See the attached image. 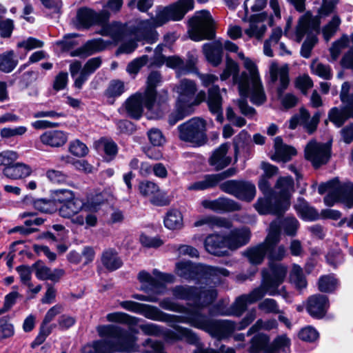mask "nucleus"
Instances as JSON below:
<instances>
[{
	"instance_id": "47",
	"label": "nucleus",
	"mask_w": 353,
	"mask_h": 353,
	"mask_svg": "<svg viewBox=\"0 0 353 353\" xmlns=\"http://www.w3.org/2000/svg\"><path fill=\"white\" fill-rule=\"evenodd\" d=\"M291 341L286 334L279 335L265 349V353L285 352L290 346Z\"/></svg>"
},
{
	"instance_id": "17",
	"label": "nucleus",
	"mask_w": 353,
	"mask_h": 353,
	"mask_svg": "<svg viewBox=\"0 0 353 353\" xmlns=\"http://www.w3.org/2000/svg\"><path fill=\"white\" fill-rule=\"evenodd\" d=\"M279 239V227L276 222H272L265 239L267 255L272 261H281L286 255V250L283 245L276 247Z\"/></svg>"
},
{
	"instance_id": "46",
	"label": "nucleus",
	"mask_w": 353,
	"mask_h": 353,
	"mask_svg": "<svg viewBox=\"0 0 353 353\" xmlns=\"http://www.w3.org/2000/svg\"><path fill=\"white\" fill-rule=\"evenodd\" d=\"M192 112L193 108L176 102L174 110L168 116V123L173 126Z\"/></svg>"
},
{
	"instance_id": "29",
	"label": "nucleus",
	"mask_w": 353,
	"mask_h": 353,
	"mask_svg": "<svg viewBox=\"0 0 353 353\" xmlns=\"http://www.w3.org/2000/svg\"><path fill=\"white\" fill-rule=\"evenodd\" d=\"M205 250L215 256H224L227 254L225 238L219 233L208 234L204 241Z\"/></svg>"
},
{
	"instance_id": "50",
	"label": "nucleus",
	"mask_w": 353,
	"mask_h": 353,
	"mask_svg": "<svg viewBox=\"0 0 353 353\" xmlns=\"http://www.w3.org/2000/svg\"><path fill=\"white\" fill-rule=\"evenodd\" d=\"M245 254L251 263H261L267 254L265 241L263 243L248 250Z\"/></svg>"
},
{
	"instance_id": "61",
	"label": "nucleus",
	"mask_w": 353,
	"mask_h": 353,
	"mask_svg": "<svg viewBox=\"0 0 353 353\" xmlns=\"http://www.w3.org/2000/svg\"><path fill=\"white\" fill-rule=\"evenodd\" d=\"M105 201V196L103 193L90 194L88 196L86 202L83 203L84 209L91 211H95Z\"/></svg>"
},
{
	"instance_id": "58",
	"label": "nucleus",
	"mask_w": 353,
	"mask_h": 353,
	"mask_svg": "<svg viewBox=\"0 0 353 353\" xmlns=\"http://www.w3.org/2000/svg\"><path fill=\"white\" fill-rule=\"evenodd\" d=\"M34 208L43 213L52 214L58 210V205L52 199H40L34 201Z\"/></svg>"
},
{
	"instance_id": "41",
	"label": "nucleus",
	"mask_w": 353,
	"mask_h": 353,
	"mask_svg": "<svg viewBox=\"0 0 353 353\" xmlns=\"http://www.w3.org/2000/svg\"><path fill=\"white\" fill-rule=\"evenodd\" d=\"M161 74L157 71L152 72L147 80V88L144 91L145 97L148 99V105L151 106L154 103L156 99V87L161 82Z\"/></svg>"
},
{
	"instance_id": "8",
	"label": "nucleus",
	"mask_w": 353,
	"mask_h": 353,
	"mask_svg": "<svg viewBox=\"0 0 353 353\" xmlns=\"http://www.w3.org/2000/svg\"><path fill=\"white\" fill-rule=\"evenodd\" d=\"M138 278L141 283V290L145 292H153L154 294L143 295L135 294L132 298L143 301L156 303L158 299L156 295L164 292L167 283L174 282V276L172 274L163 273L157 269L153 270L152 275L146 271L139 272Z\"/></svg>"
},
{
	"instance_id": "13",
	"label": "nucleus",
	"mask_w": 353,
	"mask_h": 353,
	"mask_svg": "<svg viewBox=\"0 0 353 353\" xmlns=\"http://www.w3.org/2000/svg\"><path fill=\"white\" fill-rule=\"evenodd\" d=\"M180 140L201 145L206 141V123L199 118L194 117L180 124L177 127Z\"/></svg>"
},
{
	"instance_id": "49",
	"label": "nucleus",
	"mask_w": 353,
	"mask_h": 353,
	"mask_svg": "<svg viewBox=\"0 0 353 353\" xmlns=\"http://www.w3.org/2000/svg\"><path fill=\"white\" fill-rule=\"evenodd\" d=\"M165 226L170 230L180 229L183 226L181 213L175 209L169 210L164 219Z\"/></svg>"
},
{
	"instance_id": "4",
	"label": "nucleus",
	"mask_w": 353,
	"mask_h": 353,
	"mask_svg": "<svg viewBox=\"0 0 353 353\" xmlns=\"http://www.w3.org/2000/svg\"><path fill=\"white\" fill-rule=\"evenodd\" d=\"M271 270V274L264 278L259 287L254 289L248 294H243L237 297L231 305L230 310L223 314L240 316L246 310L248 305L261 299L265 294L270 296L279 294L278 288L285 280L287 268L281 264H278L273 265Z\"/></svg>"
},
{
	"instance_id": "1",
	"label": "nucleus",
	"mask_w": 353,
	"mask_h": 353,
	"mask_svg": "<svg viewBox=\"0 0 353 353\" xmlns=\"http://www.w3.org/2000/svg\"><path fill=\"white\" fill-rule=\"evenodd\" d=\"M120 306L132 312L143 315L148 319L161 322H181L205 330L212 336L222 339L230 336L235 330L236 324L230 320L211 319L196 310L187 317L172 315L161 311L158 307L139 303L133 301H121Z\"/></svg>"
},
{
	"instance_id": "36",
	"label": "nucleus",
	"mask_w": 353,
	"mask_h": 353,
	"mask_svg": "<svg viewBox=\"0 0 353 353\" xmlns=\"http://www.w3.org/2000/svg\"><path fill=\"white\" fill-rule=\"evenodd\" d=\"M102 60L100 57H94L88 59L83 65L81 73L74 82V86L78 89H81L83 85L88 79L90 76L100 68Z\"/></svg>"
},
{
	"instance_id": "25",
	"label": "nucleus",
	"mask_w": 353,
	"mask_h": 353,
	"mask_svg": "<svg viewBox=\"0 0 353 353\" xmlns=\"http://www.w3.org/2000/svg\"><path fill=\"white\" fill-rule=\"evenodd\" d=\"M201 205L205 209H209L216 212H233L241 209V205L238 203L223 196L214 200H203Z\"/></svg>"
},
{
	"instance_id": "15",
	"label": "nucleus",
	"mask_w": 353,
	"mask_h": 353,
	"mask_svg": "<svg viewBox=\"0 0 353 353\" xmlns=\"http://www.w3.org/2000/svg\"><path fill=\"white\" fill-rule=\"evenodd\" d=\"M198 77L205 87L212 86L208 90V104L210 112L216 115V120L221 123L223 120L222 114V97L220 94V88L213 84L218 81L216 75L212 74L198 73Z\"/></svg>"
},
{
	"instance_id": "42",
	"label": "nucleus",
	"mask_w": 353,
	"mask_h": 353,
	"mask_svg": "<svg viewBox=\"0 0 353 353\" xmlns=\"http://www.w3.org/2000/svg\"><path fill=\"white\" fill-rule=\"evenodd\" d=\"M101 262L110 271H114L121 267L123 262L114 249H108L102 253Z\"/></svg>"
},
{
	"instance_id": "40",
	"label": "nucleus",
	"mask_w": 353,
	"mask_h": 353,
	"mask_svg": "<svg viewBox=\"0 0 353 353\" xmlns=\"http://www.w3.org/2000/svg\"><path fill=\"white\" fill-rule=\"evenodd\" d=\"M83 208H84L83 203L74 197V199H71L68 202L61 205L58 208V210L59 214L61 217L71 219L78 214Z\"/></svg>"
},
{
	"instance_id": "2",
	"label": "nucleus",
	"mask_w": 353,
	"mask_h": 353,
	"mask_svg": "<svg viewBox=\"0 0 353 353\" xmlns=\"http://www.w3.org/2000/svg\"><path fill=\"white\" fill-rule=\"evenodd\" d=\"M244 67L247 71L239 74V65L232 60H228L226 67L220 77L222 81L228 79L231 75L233 81L238 85L241 99L238 101V105L241 112L247 117H252L255 110L249 106L247 97L255 105H261L266 100L265 94L259 73L256 64L250 59H246Z\"/></svg>"
},
{
	"instance_id": "20",
	"label": "nucleus",
	"mask_w": 353,
	"mask_h": 353,
	"mask_svg": "<svg viewBox=\"0 0 353 353\" xmlns=\"http://www.w3.org/2000/svg\"><path fill=\"white\" fill-rule=\"evenodd\" d=\"M148 99L144 92H137L130 97L125 103V108L128 115L134 119H139L142 116L143 107L152 110L154 103L151 106L148 105Z\"/></svg>"
},
{
	"instance_id": "55",
	"label": "nucleus",
	"mask_w": 353,
	"mask_h": 353,
	"mask_svg": "<svg viewBox=\"0 0 353 353\" xmlns=\"http://www.w3.org/2000/svg\"><path fill=\"white\" fill-rule=\"evenodd\" d=\"M337 284V280L334 275H323L319 279L318 288L321 292L331 293L336 290Z\"/></svg>"
},
{
	"instance_id": "18",
	"label": "nucleus",
	"mask_w": 353,
	"mask_h": 353,
	"mask_svg": "<svg viewBox=\"0 0 353 353\" xmlns=\"http://www.w3.org/2000/svg\"><path fill=\"white\" fill-rule=\"evenodd\" d=\"M330 148L328 145L310 141L305 149V158L311 161L315 168L325 164L330 158Z\"/></svg>"
},
{
	"instance_id": "10",
	"label": "nucleus",
	"mask_w": 353,
	"mask_h": 353,
	"mask_svg": "<svg viewBox=\"0 0 353 353\" xmlns=\"http://www.w3.org/2000/svg\"><path fill=\"white\" fill-rule=\"evenodd\" d=\"M321 21L319 17H313L309 12L300 17L296 29V41L299 43L307 34V39L303 42L301 54L305 58H309L312 49L317 42V38L314 32L319 30Z\"/></svg>"
},
{
	"instance_id": "37",
	"label": "nucleus",
	"mask_w": 353,
	"mask_h": 353,
	"mask_svg": "<svg viewBox=\"0 0 353 353\" xmlns=\"http://www.w3.org/2000/svg\"><path fill=\"white\" fill-rule=\"evenodd\" d=\"M217 296V291L214 287L196 288L195 307L201 309L212 303Z\"/></svg>"
},
{
	"instance_id": "62",
	"label": "nucleus",
	"mask_w": 353,
	"mask_h": 353,
	"mask_svg": "<svg viewBox=\"0 0 353 353\" xmlns=\"http://www.w3.org/2000/svg\"><path fill=\"white\" fill-rule=\"evenodd\" d=\"M311 69L315 74L324 79H330L332 77L330 65L323 64L318 61H313L311 64Z\"/></svg>"
},
{
	"instance_id": "7",
	"label": "nucleus",
	"mask_w": 353,
	"mask_h": 353,
	"mask_svg": "<svg viewBox=\"0 0 353 353\" xmlns=\"http://www.w3.org/2000/svg\"><path fill=\"white\" fill-rule=\"evenodd\" d=\"M170 10L165 7L158 10L154 17L145 20H137L136 25L132 28L137 40H145L148 43H153L159 39V34L156 31L157 27L163 26L170 20L180 21L181 16L175 15Z\"/></svg>"
},
{
	"instance_id": "27",
	"label": "nucleus",
	"mask_w": 353,
	"mask_h": 353,
	"mask_svg": "<svg viewBox=\"0 0 353 353\" xmlns=\"http://www.w3.org/2000/svg\"><path fill=\"white\" fill-rule=\"evenodd\" d=\"M230 147L229 143H223L212 152L209 163L215 170H221L231 163L232 157L228 154Z\"/></svg>"
},
{
	"instance_id": "3",
	"label": "nucleus",
	"mask_w": 353,
	"mask_h": 353,
	"mask_svg": "<svg viewBox=\"0 0 353 353\" xmlns=\"http://www.w3.org/2000/svg\"><path fill=\"white\" fill-rule=\"evenodd\" d=\"M97 331L103 339L85 345L82 353H132L138 351L137 337L119 326L99 325Z\"/></svg>"
},
{
	"instance_id": "52",
	"label": "nucleus",
	"mask_w": 353,
	"mask_h": 353,
	"mask_svg": "<svg viewBox=\"0 0 353 353\" xmlns=\"http://www.w3.org/2000/svg\"><path fill=\"white\" fill-rule=\"evenodd\" d=\"M343 109L340 110L337 108H332L328 113V118L336 127H341L345 122V121L350 117V110H353Z\"/></svg>"
},
{
	"instance_id": "44",
	"label": "nucleus",
	"mask_w": 353,
	"mask_h": 353,
	"mask_svg": "<svg viewBox=\"0 0 353 353\" xmlns=\"http://www.w3.org/2000/svg\"><path fill=\"white\" fill-rule=\"evenodd\" d=\"M218 185L216 176L214 174H205L199 180L190 183L187 186L189 191H203L215 188Z\"/></svg>"
},
{
	"instance_id": "53",
	"label": "nucleus",
	"mask_w": 353,
	"mask_h": 353,
	"mask_svg": "<svg viewBox=\"0 0 353 353\" xmlns=\"http://www.w3.org/2000/svg\"><path fill=\"white\" fill-rule=\"evenodd\" d=\"M274 222H276L279 227V231L283 229L285 233L289 236H294L299 227L298 220L291 216L286 217L281 221L276 220Z\"/></svg>"
},
{
	"instance_id": "59",
	"label": "nucleus",
	"mask_w": 353,
	"mask_h": 353,
	"mask_svg": "<svg viewBox=\"0 0 353 353\" xmlns=\"http://www.w3.org/2000/svg\"><path fill=\"white\" fill-rule=\"evenodd\" d=\"M341 20L339 15L334 14L331 20L323 28V34L324 39L327 41H329L337 32Z\"/></svg>"
},
{
	"instance_id": "51",
	"label": "nucleus",
	"mask_w": 353,
	"mask_h": 353,
	"mask_svg": "<svg viewBox=\"0 0 353 353\" xmlns=\"http://www.w3.org/2000/svg\"><path fill=\"white\" fill-rule=\"evenodd\" d=\"M166 8L170 9V10L175 15L181 16L180 19L181 20L189 10L194 8V1L178 0L176 2L167 6Z\"/></svg>"
},
{
	"instance_id": "21",
	"label": "nucleus",
	"mask_w": 353,
	"mask_h": 353,
	"mask_svg": "<svg viewBox=\"0 0 353 353\" xmlns=\"http://www.w3.org/2000/svg\"><path fill=\"white\" fill-rule=\"evenodd\" d=\"M140 194L146 197H150V201L155 205L164 206L169 203V201L165 196V193L161 192L159 186L154 182L145 181L139 185Z\"/></svg>"
},
{
	"instance_id": "32",
	"label": "nucleus",
	"mask_w": 353,
	"mask_h": 353,
	"mask_svg": "<svg viewBox=\"0 0 353 353\" xmlns=\"http://www.w3.org/2000/svg\"><path fill=\"white\" fill-rule=\"evenodd\" d=\"M268 17L266 12L252 15L250 18L249 28L245 30V33L250 37H254L261 40L267 30V27L262 23Z\"/></svg>"
},
{
	"instance_id": "30",
	"label": "nucleus",
	"mask_w": 353,
	"mask_h": 353,
	"mask_svg": "<svg viewBox=\"0 0 353 353\" xmlns=\"http://www.w3.org/2000/svg\"><path fill=\"white\" fill-rule=\"evenodd\" d=\"M227 248L236 250L247 244L250 238V231L248 228L234 229L224 236Z\"/></svg>"
},
{
	"instance_id": "28",
	"label": "nucleus",
	"mask_w": 353,
	"mask_h": 353,
	"mask_svg": "<svg viewBox=\"0 0 353 353\" xmlns=\"http://www.w3.org/2000/svg\"><path fill=\"white\" fill-rule=\"evenodd\" d=\"M254 207L261 214H272L279 216L287 210L283 208V205L276 197L274 200L267 196L260 198L254 204Z\"/></svg>"
},
{
	"instance_id": "5",
	"label": "nucleus",
	"mask_w": 353,
	"mask_h": 353,
	"mask_svg": "<svg viewBox=\"0 0 353 353\" xmlns=\"http://www.w3.org/2000/svg\"><path fill=\"white\" fill-rule=\"evenodd\" d=\"M77 26L78 28H88L93 25L101 26L99 34L110 37L114 43L124 39L126 33L125 26L118 22L107 23L110 13L107 10L96 12L88 8H81L77 13Z\"/></svg>"
},
{
	"instance_id": "43",
	"label": "nucleus",
	"mask_w": 353,
	"mask_h": 353,
	"mask_svg": "<svg viewBox=\"0 0 353 353\" xmlns=\"http://www.w3.org/2000/svg\"><path fill=\"white\" fill-rule=\"evenodd\" d=\"M172 295L176 299L190 301L195 307L196 287L189 285H176L172 289Z\"/></svg>"
},
{
	"instance_id": "11",
	"label": "nucleus",
	"mask_w": 353,
	"mask_h": 353,
	"mask_svg": "<svg viewBox=\"0 0 353 353\" xmlns=\"http://www.w3.org/2000/svg\"><path fill=\"white\" fill-rule=\"evenodd\" d=\"M189 26L188 32L193 41L211 39L214 37V21L208 10L196 12L189 20Z\"/></svg>"
},
{
	"instance_id": "48",
	"label": "nucleus",
	"mask_w": 353,
	"mask_h": 353,
	"mask_svg": "<svg viewBox=\"0 0 353 353\" xmlns=\"http://www.w3.org/2000/svg\"><path fill=\"white\" fill-rule=\"evenodd\" d=\"M18 64V60L12 50L0 54V70L5 73L12 72Z\"/></svg>"
},
{
	"instance_id": "57",
	"label": "nucleus",
	"mask_w": 353,
	"mask_h": 353,
	"mask_svg": "<svg viewBox=\"0 0 353 353\" xmlns=\"http://www.w3.org/2000/svg\"><path fill=\"white\" fill-rule=\"evenodd\" d=\"M290 279L299 290L305 288L307 286V281L303 275V270L296 264H294L292 267Z\"/></svg>"
},
{
	"instance_id": "26",
	"label": "nucleus",
	"mask_w": 353,
	"mask_h": 353,
	"mask_svg": "<svg viewBox=\"0 0 353 353\" xmlns=\"http://www.w3.org/2000/svg\"><path fill=\"white\" fill-rule=\"evenodd\" d=\"M111 43L110 41H105L102 39H91L88 41L81 47L72 51L70 56L85 58L104 50Z\"/></svg>"
},
{
	"instance_id": "39",
	"label": "nucleus",
	"mask_w": 353,
	"mask_h": 353,
	"mask_svg": "<svg viewBox=\"0 0 353 353\" xmlns=\"http://www.w3.org/2000/svg\"><path fill=\"white\" fill-rule=\"evenodd\" d=\"M275 157L278 161H288L296 155L295 148L283 144L282 139L277 137L274 139Z\"/></svg>"
},
{
	"instance_id": "14",
	"label": "nucleus",
	"mask_w": 353,
	"mask_h": 353,
	"mask_svg": "<svg viewBox=\"0 0 353 353\" xmlns=\"http://www.w3.org/2000/svg\"><path fill=\"white\" fill-rule=\"evenodd\" d=\"M174 90L177 93L176 103L190 106L193 108L194 106L199 105L206 99V94L204 91H200L196 95L197 88L195 82L188 79H181L179 83L175 85Z\"/></svg>"
},
{
	"instance_id": "34",
	"label": "nucleus",
	"mask_w": 353,
	"mask_h": 353,
	"mask_svg": "<svg viewBox=\"0 0 353 353\" xmlns=\"http://www.w3.org/2000/svg\"><path fill=\"white\" fill-rule=\"evenodd\" d=\"M203 51L208 61L213 66H218L221 63L223 43L221 40L205 43L203 46Z\"/></svg>"
},
{
	"instance_id": "24",
	"label": "nucleus",
	"mask_w": 353,
	"mask_h": 353,
	"mask_svg": "<svg viewBox=\"0 0 353 353\" xmlns=\"http://www.w3.org/2000/svg\"><path fill=\"white\" fill-rule=\"evenodd\" d=\"M276 198L288 210L290 205V196L294 191V181L290 176L280 177L274 187Z\"/></svg>"
},
{
	"instance_id": "19",
	"label": "nucleus",
	"mask_w": 353,
	"mask_h": 353,
	"mask_svg": "<svg viewBox=\"0 0 353 353\" xmlns=\"http://www.w3.org/2000/svg\"><path fill=\"white\" fill-rule=\"evenodd\" d=\"M321 116V113L317 111L311 117L310 112L305 108H301L299 113L291 118L289 127L290 129L294 130L299 124L308 133L312 134L316 131Z\"/></svg>"
},
{
	"instance_id": "38",
	"label": "nucleus",
	"mask_w": 353,
	"mask_h": 353,
	"mask_svg": "<svg viewBox=\"0 0 353 353\" xmlns=\"http://www.w3.org/2000/svg\"><path fill=\"white\" fill-rule=\"evenodd\" d=\"M3 173L7 178L17 180L30 176L32 173V169L25 163H17L5 168Z\"/></svg>"
},
{
	"instance_id": "35",
	"label": "nucleus",
	"mask_w": 353,
	"mask_h": 353,
	"mask_svg": "<svg viewBox=\"0 0 353 353\" xmlns=\"http://www.w3.org/2000/svg\"><path fill=\"white\" fill-rule=\"evenodd\" d=\"M270 74L272 83L278 79L280 85L277 89L279 95H281L289 84V70L287 65L279 67L276 63H272L270 67Z\"/></svg>"
},
{
	"instance_id": "9",
	"label": "nucleus",
	"mask_w": 353,
	"mask_h": 353,
	"mask_svg": "<svg viewBox=\"0 0 353 353\" xmlns=\"http://www.w3.org/2000/svg\"><path fill=\"white\" fill-rule=\"evenodd\" d=\"M319 193L323 194L327 192L324 203L327 206H333L337 202H341L347 209L353 208V183H340L338 179H334L319 185Z\"/></svg>"
},
{
	"instance_id": "33",
	"label": "nucleus",
	"mask_w": 353,
	"mask_h": 353,
	"mask_svg": "<svg viewBox=\"0 0 353 353\" xmlns=\"http://www.w3.org/2000/svg\"><path fill=\"white\" fill-rule=\"evenodd\" d=\"M194 227L208 226L210 229L225 228L230 229L232 226V221L227 218L214 215L201 216L194 223Z\"/></svg>"
},
{
	"instance_id": "54",
	"label": "nucleus",
	"mask_w": 353,
	"mask_h": 353,
	"mask_svg": "<svg viewBox=\"0 0 353 353\" xmlns=\"http://www.w3.org/2000/svg\"><path fill=\"white\" fill-rule=\"evenodd\" d=\"M270 338L264 334H257L251 339L250 353H259L261 350L265 352V349L269 345Z\"/></svg>"
},
{
	"instance_id": "23",
	"label": "nucleus",
	"mask_w": 353,
	"mask_h": 353,
	"mask_svg": "<svg viewBox=\"0 0 353 353\" xmlns=\"http://www.w3.org/2000/svg\"><path fill=\"white\" fill-rule=\"evenodd\" d=\"M329 306L327 296L317 294L308 298L306 310L311 316L321 319L325 315Z\"/></svg>"
},
{
	"instance_id": "16",
	"label": "nucleus",
	"mask_w": 353,
	"mask_h": 353,
	"mask_svg": "<svg viewBox=\"0 0 353 353\" xmlns=\"http://www.w3.org/2000/svg\"><path fill=\"white\" fill-rule=\"evenodd\" d=\"M219 188L221 191L248 202L252 201L256 194L255 185L249 181L229 180L221 183Z\"/></svg>"
},
{
	"instance_id": "31",
	"label": "nucleus",
	"mask_w": 353,
	"mask_h": 353,
	"mask_svg": "<svg viewBox=\"0 0 353 353\" xmlns=\"http://www.w3.org/2000/svg\"><path fill=\"white\" fill-rule=\"evenodd\" d=\"M39 140L45 145L51 148H60L68 141V134L60 130H50L42 133L39 137Z\"/></svg>"
},
{
	"instance_id": "6",
	"label": "nucleus",
	"mask_w": 353,
	"mask_h": 353,
	"mask_svg": "<svg viewBox=\"0 0 353 353\" xmlns=\"http://www.w3.org/2000/svg\"><path fill=\"white\" fill-rule=\"evenodd\" d=\"M175 273L186 281L197 282L210 281L215 285L221 283V278L228 276L230 272L223 268L194 263L183 261L176 263Z\"/></svg>"
},
{
	"instance_id": "63",
	"label": "nucleus",
	"mask_w": 353,
	"mask_h": 353,
	"mask_svg": "<svg viewBox=\"0 0 353 353\" xmlns=\"http://www.w3.org/2000/svg\"><path fill=\"white\" fill-rule=\"evenodd\" d=\"M46 178L54 184H63L68 181V176L62 171L49 169L46 172Z\"/></svg>"
},
{
	"instance_id": "45",
	"label": "nucleus",
	"mask_w": 353,
	"mask_h": 353,
	"mask_svg": "<svg viewBox=\"0 0 353 353\" xmlns=\"http://www.w3.org/2000/svg\"><path fill=\"white\" fill-rule=\"evenodd\" d=\"M294 208L300 216L305 220L314 221L319 218L317 211L312 207L310 206L307 202L299 198L296 203L294 205Z\"/></svg>"
},
{
	"instance_id": "56",
	"label": "nucleus",
	"mask_w": 353,
	"mask_h": 353,
	"mask_svg": "<svg viewBox=\"0 0 353 353\" xmlns=\"http://www.w3.org/2000/svg\"><path fill=\"white\" fill-rule=\"evenodd\" d=\"M283 34L281 28H275L272 30L270 38L265 41L263 45L264 54L270 57L274 56L273 51L271 48L272 46L276 44Z\"/></svg>"
},
{
	"instance_id": "60",
	"label": "nucleus",
	"mask_w": 353,
	"mask_h": 353,
	"mask_svg": "<svg viewBox=\"0 0 353 353\" xmlns=\"http://www.w3.org/2000/svg\"><path fill=\"white\" fill-rule=\"evenodd\" d=\"M278 323L275 319H270L263 321L261 319H259L248 331V336H250L261 330H271L276 328Z\"/></svg>"
},
{
	"instance_id": "64",
	"label": "nucleus",
	"mask_w": 353,
	"mask_h": 353,
	"mask_svg": "<svg viewBox=\"0 0 353 353\" xmlns=\"http://www.w3.org/2000/svg\"><path fill=\"white\" fill-rule=\"evenodd\" d=\"M53 200L55 203L63 205L71 199H74V194L72 191L66 189H59L54 191Z\"/></svg>"
},
{
	"instance_id": "22",
	"label": "nucleus",
	"mask_w": 353,
	"mask_h": 353,
	"mask_svg": "<svg viewBox=\"0 0 353 353\" xmlns=\"http://www.w3.org/2000/svg\"><path fill=\"white\" fill-rule=\"evenodd\" d=\"M157 62L159 65L165 63L168 68L175 70L179 75L192 72L195 65L194 61L188 60L184 61L179 56H170L168 57L163 55L157 56Z\"/></svg>"
},
{
	"instance_id": "12",
	"label": "nucleus",
	"mask_w": 353,
	"mask_h": 353,
	"mask_svg": "<svg viewBox=\"0 0 353 353\" xmlns=\"http://www.w3.org/2000/svg\"><path fill=\"white\" fill-rule=\"evenodd\" d=\"M139 327L145 335L159 336L163 334L167 340H185L190 344H197L199 342V337L195 333L181 326L176 325L174 326V330H168L165 332H163L161 326L154 323L143 324Z\"/></svg>"
}]
</instances>
